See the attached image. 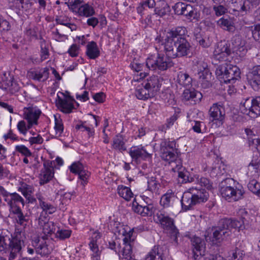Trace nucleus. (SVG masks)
<instances>
[{"instance_id":"1","label":"nucleus","mask_w":260,"mask_h":260,"mask_svg":"<svg viewBox=\"0 0 260 260\" xmlns=\"http://www.w3.org/2000/svg\"><path fill=\"white\" fill-rule=\"evenodd\" d=\"M187 33L185 27L178 26L168 31L164 39L158 35L153 38L150 37V40L154 39L158 43L162 42L167 56L159 55L156 47L149 45L147 47V68L152 70L165 71L173 66L171 58L191 57L192 47L187 40Z\"/></svg>"},{"instance_id":"2","label":"nucleus","mask_w":260,"mask_h":260,"mask_svg":"<svg viewBox=\"0 0 260 260\" xmlns=\"http://www.w3.org/2000/svg\"><path fill=\"white\" fill-rule=\"evenodd\" d=\"M239 215L241 216L239 219L227 218L221 219L217 226L212 227V236H205L206 241L209 240L213 244H218L231 235L232 229H238L239 231L244 229L245 225L249 224V214L245 209H241Z\"/></svg>"},{"instance_id":"3","label":"nucleus","mask_w":260,"mask_h":260,"mask_svg":"<svg viewBox=\"0 0 260 260\" xmlns=\"http://www.w3.org/2000/svg\"><path fill=\"white\" fill-rule=\"evenodd\" d=\"M156 209L154 207L153 203L147 202V217L153 216V219L154 222L160 223L162 228L169 231L171 238L176 243H178V236L179 235V231L174 224L173 219L169 216L162 214L157 213L154 215Z\"/></svg>"},{"instance_id":"4","label":"nucleus","mask_w":260,"mask_h":260,"mask_svg":"<svg viewBox=\"0 0 260 260\" xmlns=\"http://www.w3.org/2000/svg\"><path fill=\"white\" fill-rule=\"evenodd\" d=\"M189 191L184 192L181 200L182 209L187 211L193 209L198 204L208 200L209 193L204 189L190 188Z\"/></svg>"},{"instance_id":"5","label":"nucleus","mask_w":260,"mask_h":260,"mask_svg":"<svg viewBox=\"0 0 260 260\" xmlns=\"http://www.w3.org/2000/svg\"><path fill=\"white\" fill-rule=\"evenodd\" d=\"M215 73L220 82L225 83H234L240 78L241 73L239 68L227 63L218 66Z\"/></svg>"},{"instance_id":"6","label":"nucleus","mask_w":260,"mask_h":260,"mask_svg":"<svg viewBox=\"0 0 260 260\" xmlns=\"http://www.w3.org/2000/svg\"><path fill=\"white\" fill-rule=\"evenodd\" d=\"M233 181L232 179L226 178L222 181L219 184L221 196L229 202L232 200L236 201L241 199L245 192L242 187L234 188L231 186L230 184Z\"/></svg>"},{"instance_id":"7","label":"nucleus","mask_w":260,"mask_h":260,"mask_svg":"<svg viewBox=\"0 0 260 260\" xmlns=\"http://www.w3.org/2000/svg\"><path fill=\"white\" fill-rule=\"evenodd\" d=\"M160 153L161 158L170 164L173 163L176 165L178 160H181L179 158L180 152L176 148V143L174 141L161 143Z\"/></svg>"},{"instance_id":"8","label":"nucleus","mask_w":260,"mask_h":260,"mask_svg":"<svg viewBox=\"0 0 260 260\" xmlns=\"http://www.w3.org/2000/svg\"><path fill=\"white\" fill-rule=\"evenodd\" d=\"M229 4L234 11L245 14L254 8V4L249 0H231Z\"/></svg>"},{"instance_id":"9","label":"nucleus","mask_w":260,"mask_h":260,"mask_svg":"<svg viewBox=\"0 0 260 260\" xmlns=\"http://www.w3.org/2000/svg\"><path fill=\"white\" fill-rule=\"evenodd\" d=\"M233 49L230 43L225 41H221L218 43L217 47L215 50V57L218 60H223L225 57L234 53Z\"/></svg>"},{"instance_id":"10","label":"nucleus","mask_w":260,"mask_h":260,"mask_svg":"<svg viewBox=\"0 0 260 260\" xmlns=\"http://www.w3.org/2000/svg\"><path fill=\"white\" fill-rule=\"evenodd\" d=\"M191 242L193 247V257L196 260L200 259L205 254V241L200 237L194 236L191 238Z\"/></svg>"},{"instance_id":"11","label":"nucleus","mask_w":260,"mask_h":260,"mask_svg":"<svg viewBox=\"0 0 260 260\" xmlns=\"http://www.w3.org/2000/svg\"><path fill=\"white\" fill-rule=\"evenodd\" d=\"M43 167L39 176L41 185L47 183L52 180L54 176V169L52 161L45 160L43 163Z\"/></svg>"},{"instance_id":"12","label":"nucleus","mask_w":260,"mask_h":260,"mask_svg":"<svg viewBox=\"0 0 260 260\" xmlns=\"http://www.w3.org/2000/svg\"><path fill=\"white\" fill-rule=\"evenodd\" d=\"M24 242L21 240L17 236L13 237L10 239L7 248L10 251L9 260H14L19 254L21 251Z\"/></svg>"},{"instance_id":"13","label":"nucleus","mask_w":260,"mask_h":260,"mask_svg":"<svg viewBox=\"0 0 260 260\" xmlns=\"http://www.w3.org/2000/svg\"><path fill=\"white\" fill-rule=\"evenodd\" d=\"M210 120L216 121L218 125H222L224 119L225 111L224 108L217 104H214L209 110Z\"/></svg>"},{"instance_id":"14","label":"nucleus","mask_w":260,"mask_h":260,"mask_svg":"<svg viewBox=\"0 0 260 260\" xmlns=\"http://www.w3.org/2000/svg\"><path fill=\"white\" fill-rule=\"evenodd\" d=\"M70 170L72 173L79 175V178L82 181L81 184L83 186L87 184L90 173L85 169L82 164L80 161L75 162L70 167Z\"/></svg>"},{"instance_id":"15","label":"nucleus","mask_w":260,"mask_h":260,"mask_svg":"<svg viewBox=\"0 0 260 260\" xmlns=\"http://www.w3.org/2000/svg\"><path fill=\"white\" fill-rule=\"evenodd\" d=\"M172 171L177 173L179 183H186L193 181V178L188 176L189 172L182 167L181 160H178V164L172 167Z\"/></svg>"},{"instance_id":"16","label":"nucleus","mask_w":260,"mask_h":260,"mask_svg":"<svg viewBox=\"0 0 260 260\" xmlns=\"http://www.w3.org/2000/svg\"><path fill=\"white\" fill-rule=\"evenodd\" d=\"M249 82L253 89L258 90L260 88V65H256L250 69L248 73Z\"/></svg>"},{"instance_id":"17","label":"nucleus","mask_w":260,"mask_h":260,"mask_svg":"<svg viewBox=\"0 0 260 260\" xmlns=\"http://www.w3.org/2000/svg\"><path fill=\"white\" fill-rule=\"evenodd\" d=\"M202 94L200 92L194 89H186L182 94L183 100L186 102H189L191 105H196L201 102Z\"/></svg>"},{"instance_id":"18","label":"nucleus","mask_w":260,"mask_h":260,"mask_svg":"<svg viewBox=\"0 0 260 260\" xmlns=\"http://www.w3.org/2000/svg\"><path fill=\"white\" fill-rule=\"evenodd\" d=\"M32 246L35 248L37 254L41 255H46L50 253L52 248H49L47 242L42 239L36 238L32 242Z\"/></svg>"},{"instance_id":"19","label":"nucleus","mask_w":260,"mask_h":260,"mask_svg":"<svg viewBox=\"0 0 260 260\" xmlns=\"http://www.w3.org/2000/svg\"><path fill=\"white\" fill-rule=\"evenodd\" d=\"M160 86L157 76H153L147 79V98L154 96L159 90Z\"/></svg>"},{"instance_id":"20","label":"nucleus","mask_w":260,"mask_h":260,"mask_svg":"<svg viewBox=\"0 0 260 260\" xmlns=\"http://www.w3.org/2000/svg\"><path fill=\"white\" fill-rule=\"evenodd\" d=\"M10 207L11 211H14V209L20 208V205L22 206L24 205V201L22 198L18 193L14 192L10 194L8 200L7 201Z\"/></svg>"},{"instance_id":"21","label":"nucleus","mask_w":260,"mask_h":260,"mask_svg":"<svg viewBox=\"0 0 260 260\" xmlns=\"http://www.w3.org/2000/svg\"><path fill=\"white\" fill-rule=\"evenodd\" d=\"M185 8L182 15L190 21H199L200 19V13L197 9L193 8L192 6L188 4H185Z\"/></svg>"},{"instance_id":"22","label":"nucleus","mask_w":260,"mask_h":260,"mask_svg":"<svg viewBox=\"0 0 260 260\" xmlns=\"http://www.w3.org/2000/svg\"><path fill=\"white\" fill-rule=\"evenodd\" d=\"M56 106L60 109V111L65 113H70L74 109V105L73 102H70L68 99H62L57 95V100H56Z\"/></svg>"},{"instance_id":"23","label":"nucleus","mask_w":260,"mask_h":260,"mask_svg":"<svg viewBox=\"0 0 260 260\" xmlns=\"http://www.w3.org/2000/svg\"><path fill=\"white\" fill-rule=\"evenodd\" d=\"M123 245L122 250L120 252H122L123 258L126 260H131L132 259V245L131 243V237H124L123 239Z\"/></svg>"},{"instance_id":"24","label":"nucleus","mask_w":260,"mask_h":260,"mask_svg":"<svg viewBox=\"0 0 260 260\" xmlns=\"http://www.w3.org/2000/svg\"><path fill=\"white\" fill-rule=\"evenodd\" d=\"M24 113V117L27 121L34 122L35 124H38V119H39L41 112L40 110H34L32 108H25Z\"/></svg>"},{"instance_id":"25","label":"nucleus","mask_w":260,"mask_h":260,"mask_svg":"<svg viewBox=\"0 0 260 260\" xmlns=\"http://www.w3.org/2000/svg\"><path fill=\"white\" fill-rule=\"evenodd\" d=\"M12 234L8 230L0 231V252L7 249L10 239H12Z\"/></svg>"},{"instance_id":"26","label":"nucleus","mask_w":260,"mask_h":260,"mask_svg":"<svg viewBox=\"0 0 260 260\" xmlns=\"http://www.w3.org/2000/svg\"><path fill=\"white\" fill-rule=\"evenodd\" d=\"M86 47V54L89 58L95 59L100 56V52L95 42H89Z\"/></svg>"},{"instance_id":"27","label":"nucleus","mask_w":260,"mask_h":260,"mask_svg":"<svg viewBox=\"0 0 260 260\" xmlns=\"http://www.w3.org/2000/svg\"><path fill=\"white\" fill-rule=\"evenodd\" d=\"M129 153L131 157L135 160L139 158L145 160L146 158V151L144 147L132 148Z\"/></svg>"},{"instance_id":"28","label":"nucleus","mask_w":260,"mask_h":260,"mask_svg":"<svg viewBox=\"0 0 260 260\" xmlns=\"http://www.w3.org/2000/svg\"><path fill=\"white\" fill-rule=\"evenodd\" d=\"M177 81L179 85L187 87L191 85L192 79L188 74L180 72L177 75Z\"/></svg>"},{"instance_id":"29","label":"nucleus","mask_w":260,"mask_h":260,"mask_svg":"<svg viewBox=\"0 0 260 260\" xmlns=\"http://www.w3.org/2000/svg\"><path fill=\"white\" fill-rule=\"evenodd\" d=\"M232 48L234 49V53L238 54V51H241V49L243 50V45L242 43L241 36L239 34L234 35L231 39Z\"/></svg>"},{"instance_id":"30","label":"nucleus","mask_w":260,"mask_h":260,"mask_svg":"<svg viewBox=\"0 0 260 260\" xmlns=\"http://www.w3.org/2000/svg\"><path fill=\"white\" fill-rule=\"evenodd\" d=\"M160 4H161V8L158 7L155 8L152 10L153 12L150 13V15L157 14L162 16L170 13L171 11L170 7L167 3L163 1L160 2Z\"/></svg>"},{"instance_id":"31","label":"nucleus","mask_w":260,"mask_h":260,"mask_svg":"<svg viewBox=\"0 0 260 260\" xmlns=\"http://www.w3.org/2000/svg\"><path fill=\"white\" fill-rule=\"evenodd\" d=\"M218 24L224 29L233 32L236 30L232 20L227 18H221L218 21Z\"/></svg>"},{"instance_id":"32","label":"nucleus","mask_w":260,"mask_h":260,"mask_svg":"<svg viewBox=\"0 0 260 260\" xmlns=\"http://www.w3.org/2000/svg\"><path fill=\"white\" fill-rule=\"evenodd\" d=\"M117 190L119 195L127 201L131 200L133 197V192L128 187L118 186Z\"/></svg>"},{"instance_id":"33","label":"nucleus","mask_w":260,"mask_h":260,"mask_svg":"<svg viewBox=\"0 0 260 260\" xmlns=\"http://www.w3.org/2000/svg\"><path fill=\"white\" fill-rule=\"evenodd\" d=\"M252 106L251 101L250 100L247 99L243 103H241L240 106V110L244 114L249 115L251 117L253 115L252 113Z\"/></svg>"},{"instance_id":"34","label":"nucleus","mask_w":260,"mask_h":260,"mask_svg":"<svg viewBox=\"0 0 260 260\" xmlns=\"http://www.w3.org/2000/svg\"><path fill=\"white\" fill-rule=\"evenodd\" d=\"M113 147L121 152L126 150L123 138L121 135H117L113 139Z\"/></svg>"},{"instance_id":"35","label":"nucleus","mask_w":260,"mask_h":260,"mask_svg":"<svg viewBox=\"0 0 260 260\" xmlns=\"http://www.w3.org/2000/svg\"><path fill=\"white\" fill-rule=\"evenodd\" d=\"M43 220L42 219L41 216L39 218V224L42 225ZM44 225L43 226V233L46 235H51L52 233H54L55 228L53 222H44L43 223Z\"/></svg>"},{"instance_id":"36","label":"nucleus","mask_w":260,"mask_h":260,"mask_svg":"<svg viewBox=\"0 0 260 260\" xmlns=\"http://www.w3.org/2000/svg\"><path fill=\"white\" fill-rule=\"evenodd\" d=\"M251 101L252 113L251 117H257L260 115V96H256L255 99L250 100Z\"/></svg>"},{"instance_id":"37","label":"nucleus","mask_w":260,"mask_h":260,"mask_svg":"<svg viewBox=\"0 0 260 260\" xmlns=\"http://www.w3.org/2000/svg\"><path fill=\"white\" fill-rule=\"evenodd\" d=\"M163 254L159 252L158 247L154 246L147 255V260H164Z\"/></svg>"},{"instance_id":"38","label":"nucleus","mask_w":260,"mask_h":260,"mask_svg":"<svg viewBox=\"0 0 260 260\" xmlns=\"http://www.w3.org/2000/svg\"><path fill=\"white\" fill-rule=\"evenodd\" d=\"M49 74V69L47 68H44L42 71H40L39 73H35L33 74L32 78L34 80L44 82L48 78Z\"/></svg>"},{"instance_id":"39","label":"nucleus","mask_w":260,"mask_h":260,"mask_svg":"<svg viewBox=\"0 0 260 260\" xmlns=\"http://www.w3.org/2000/svg\"><path fill=\"white\" fill-rule=\"evenodd\" d=\"M39 205L44 211L48 212L49 214H52L56 211V208L51 204H49L42 200L41 198H39Z\"/></svg>"},{"instance_id":"40","label":"nucleus","mask_w":260,"mask_h":260,"mask_svg":"<svg viewBox=\"0 0 260 260\" xmlns=\"http://www.w3.org/2000/svg\"><path fill=\"white\" fill-rule=\"evenodd\" d=\"M248 189L258 196L260 193V183L255 179L249 181L247 184Z\"/></svg>"},{"instance_id":"41","label":"nucleus","mask_w":260,"mask_h":260,"mask_svg":"<svg viewBox=\"0 0 260 260\" xmlns=\"http://www.w3.org/2000/svg\"><path fill=\"white\" fill-rule=\"evenodd\" d=\"M136 95L139 100L146 99V82L142 83L141 86H138L136 89Z\"/></svg>"},{"instance_id":"42","label":"nucleus","mask_w":260,"mask_h":260,"mask_svg":"<svg viewBox=\"0 0 260 260\" xmlns=\"http://www.w3.org/2000/svg\"><path fill=\"white\" fill-rule=\"evenodd\" d=\"M79 13L80 15L89 17L94 14V10L92 7L88 5H85L79 8Z\"/></svg>"},{"instance_id":"43","label":"nucleus","mask_w":260,"mask_h":260,"mask_svg":"<svg viewBox=\"0 0 260 260\" xmlns=\"http://www.w3.org/2000/svg\"><path fill=\"white\" fill-rule=\"evenodd\" d=\"M175 197L173 193H172V192H167L161 197L160 200V204L164 207H169L170 205L171 201Z\"/></svg>"},{"instance_id":"44","label":"nucleus","mask_w":260,"mask_h":260,"mask_svg":"<svg viewBox=\"0 0 260 260\" xmlns=\"http://www.w3.org/2000/svg\"><path fill=\"white\" fill-rule=\"evenodd\" d=\"M10 81L11 83L7 90L11 94H14L19 90L20 88V85L12 76H10Z\"/></svg>"},{"instance_id":"45","label":"nucleus","mask_w":260,"mask_h":260,"mask_svg":"<svg viewBox=\"0 0 260 260\" xmlns=\"http://www.w3.org/2000/svg\"><path fill=\"white\" fill-rule=\"evenodd\" d=\"M248 29L251 31L253 39L256 41L260 42V24L251 26Z\"/></svg>"},{"instance_id":"46","label":"nucleus","mask_w":260,"mask_h":260,"mask_svg":"<svg viewBox=\"0 0 260 260\" xmlns=\"http://www.w3.org/2000/svg\"><path fill=\"white\" fill-rule=\"evenodd\" d=\"M185 3L178 2L173 7L175 14L177 15H182L185 8Z\"/></svg>"},{"instance_id":"47","label":"nucleus","mask_w":260,"mask_h":260,"mask_svg":"<svg viewBox=\"0 0 260 260\" xmlns=\"http://www.w3.org/2000/svg\"><path fill=\"white\" fill-rule=\"evenodd\" d=\"M10 76L9 75L8 77L6 76L5 75H4V76L0 78V88L4 89L7 90L9 87V84H10Z\"/></svg>"},{"instance_id":"48","label":"nucleus","mask_w":260,"mask_h":260,"mask_svg":"<svg viewBox=\"0 0 260 260\" xmlns=\"http://www.w3.org/2000/svg\"><path fill=\"white\" fill-rule=\"evenodd\" d=\"M71 234L69 230H58L55 234V237L60 240H64L70 237Z\"/></svg>"},{"instance_id":"49","label":"nucleus","mask_w":260,"mask_h":260,"mask_svg":"<svg viewBox=\"0 0 260 260\" xmlns=\"http://www.w3.org/2000/svg\"><path fill=\"white\" fill-rule=\"evenodd\" d=\"M245 255V252L236 247L235 251L233 252L231 257L232 260H242L243 256Z\"/></svg>"},{"instance_id":"50","label":"nucleus","mask_w":260,"mask_h":260,"mask_svg":"<svg viewBox=\"0 0 260 260\" xmlns=\"http://www.w3.org/2000/svg\"><path fill=\"white\" fill-rule=\"evenodd\" d=\"M198 182L202 186L206 187L208 190L212 188V182L207 178L201 177Z\"/></svg>"},{"instance_id":"51","label":"nucleus","mask_w":260,"mask_h":260,"mask_svg":"<svg viewBox=\"0 0 260 260\" xmlns=\"http://www.w3.org/2000/svg\"><path fill=\"white\" fill-rule=\"evenodd\" d=\"M16 150L26 157L31 156L32 154L30 150L24 145L16 146Z\"/></svg>"},{"instance_id":"52","label":"nucleus","mask_w":260,"mask_h":260,"mask_svg":"<svg viewBox=\"0 0 260 260\" xmlns=\"http://www.w3.org/2000/svg\"><path fill=\"white\" fill-rule=\"evenodd\" d=\"M12 212L17 215V218L18 219L17 222L20 224L22 225L24 221H26V219L23 215L20 208H17V210L14 209V211H12Z\"/></svg>"},{"instance_id":"53","label":"nucleus","mask_w":260,"mask_h":260,"mask_svg":"<svg viewBox=\"0 0 260 260\" xmlns=\"http://www.w3.org/2000/svg\"><path fill=\"white\" fill-rule=\"evenodd\" d=\"M218 6H214L213 10L217 16H221L225 14L227 11L226 9L223 6V4H218Z\"/></svg>"},{"instance_id":"54","label":"nucleus","mask_w":260,"mask_h":260,"mask_svg":"<svg viewBox=\"0 0 260 260\" xmlns=\"http://www.w3.org/2000/svg\"><path fill=\"white\" fill-rule=\"evenodd\" d=\"M203 126H205V124L203 122L194 121V125H192V128L194 132L203 133V130L202 129V127Z\"/></svg>"},{"instance_id":"55","label":"nucleus","mask_w":260,"mask_h":260,"mask_svg":"<svg viewBox=\"0 0 260 260\" xmlns=\"http://www.w3.org/2000/svg\"><path fill=\"white\" fill-rule=\"evenodd\" d=\"M248 141L250 145H254L257 150H259L260 147V139L254 135V138L248 137Z\"/></svg>"},{"instance_id":"56","label":"nucleus","mask_w":260,"mask_h":260,"mask_svg":"<svg viewBox=\"0 0 260 260\" xmlns=\"http://www.w3.org/2000/svg\"><path fill=\"white\" fill-rule=\"evenodd\" d=\"M200 78L203 80L208 81L211 79V73L208 69L204 68V70L200 73Z\"/></svg>"},{"instance_id":"57","label":"nucleus","mask_w":260,"mask_h":260,"mask_svg":"<svg viewBox=\"0 0 260 260\" xmlns=\"http://www.w3.org/2000/svg\"><path fill=\"white\" fill-rule=\"evenodd\" d=\"M93 98L95 101L102 103L104 102L106 98L105 94L103 92L96 93L93 95Z\"/></svg>"},{"instance_id":"58","label":"nucleus","mask_w":260,"mask_h":260,"mask_svg":"<svg viewBox=\"0 0 260 260\" xmlns=\"http://www.w3.org/2000/svg\"><path fill=\"white\" fill-rule=\"evenodd\" d=\"M17 128L21 134L24 135H25L27 131L26 124L24 120H21L18 122L17 124Z\"/></svg>"},{"instance_id":"59","label":"nucleus","mask_w":260,"mask_h":260,"mask_svg":"<svg viewBox=\"0 0 260 260\" xmlns=\"http://www.w3.org/2000/svg\"><path fill=\"white\" fill-rule=\"evenodd\" d=\"M29 142L31 145L34 144H41L43 142V139L40 135H38L37 137H30Z\"/></svg>"},{"instance_id":"60","label":"nucleus","mask_w":260,"mask_h":260,"mask_svg":"<svg viewBox=\"0 0 260 260\" xmlns=\"http://www.w3.org/2000/svg\"><path fill=\"white\" fill-rule=\"evenodd\" d=\"M157 184L156 182H155L153 181H147V190H149L151 191V192H155V195H156V187H157Z\"/></svg>"},{"instance_id":"61","label":"nucleus","mask_w":260,"mask_h":260,"mask_svg":"<svg viewBox=\"0 0 260 260\" xmlns=\"http://www.w3.org/2000/svg\"><path fill=\"white\" fill-rule=\"evenodd\" d=\"M68 52L72 57L77 56L78 53V47L77 45L76 44L72 45Z\"/></svg>"},{"instance_id":"62","label":"nucleus","mask_w":260,"mask_h":260,"mask_svg":"<svg viewBox=\"0 0 260 260\" xmlns=\"http://www.w3.org/2000/svg\"><path fill=\"white\" fill-rule=\"evenodd\" d=\"M11 26L9 22L5 19L1 21L0 24V31H8L10 30Z\"/></svg>"},{"instance_id":"63","label":"nucleus","mask_w":260,"mask_h":260,"mask_svg":"<svg viewBox=\"0 0 260 260\" xmlns=\"http://www.w3.org/2000/svg\"><path fill=\"white\" fill-rule=\"evenodd\" d=\"M199 45L203 48H208L211 45V42L208 37H203L199 41Z\"/></svg>"},{"instance_id":"64","label":"nucleus","mask_w":260,"mask_h":260,"mask_svg":"<svg viewBox=\"0 0 260 260\" xmlns=\"http://www.w3.org/2000/svg\"><path fill=\"white\" fill-rule=\"evenodd\" d=\"M178 119V115L176 114H174L173 116H172L170 118L167 119V123H166V126L167 128H169L172 125H173L174 122Z\"/></svg>"}]
</instances>
